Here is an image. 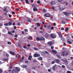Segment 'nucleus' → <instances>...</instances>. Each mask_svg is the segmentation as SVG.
Listing matches in <instances>:
<instances>
[{
	"instance_id": "dca6fc26",
	"label": "nucleus",
	"mask_w": 73,
	"mask_h": 73,
	"mask_svg": "<svg viewBox=\"0 0 73 73\" xmlns=\"http://www.w3.org/2000/svg\"><path fill=\"white\" fill-rule=\"evenodd\" d=\"M21 67H22V68H27V66L22 65L21 66Z\"/></svg>"
},
{
	"instance_id": "052dcab7",
	"label": "nucleus",
	"mask_w": 73,
	"mask_h": 73,
	"mask_svg": "<svg viewBox=\"0 0 73 73\" xmlns=\"http://www.w3.org/2000/svg\"><path fill=\"white\" fill-rule=\"evenodd\" d=\"M33 62H37V60H33Z\"/></svg>"
},
{
	"instance_id": "ddd939ff",
	"label": "nucleus",
	"mask_w": 73,
	"mask_h": 73,
	"mask_svg": "<svg viewBox=\"0 0 73 73\" xmlns=\"http://www.w3.org/2000/svg\"><path fill=\"white\" fill-rule=\"evenodd\" d=\"M38 60H39L40 61H42V58L41 57H38Z\"/></svg>"
},
{
	"instance_id": "603ef678",
	"label": "nucleus",
	"mask_w": 73,
	"mask_h": 73,
	"mask_svg": "<svg viewBox=\"0 0 73 73\" xmlns=\"http://www.w3.org/2000/svg\"><path fill=\"white\" fill-rule=\"evenodd\" d=\"M45 53H46V54H49V52H47L46 51H45Z\"/></svg>"
},
{
	"instance_id": "423d86ee",
	"label": "nucleus",
	"mask_w": 73,
	"mask_h": 73,
	"mask_svg": "<svg viewBox=\"0 0 73 73\" xmlns=\"http://www.w3.org/2000/svg\"><path fill=\"white\" fill-rule=\"evenodd\" d=\"M15 69L17 70V72H20V68H19L17 67H16L15 68Z\"/></svg>"
},
{
	"instance_id": "473e14b6",
	"label": "nucleus",
	"mask_w": 73,
	"mask_h": 73,
	"mask_svg": "<svg viewBox=\"0 0 73 73\" xmlns=\"http://www.w3.org/2000/svg\"><path fill=\"white\" fill-rule=\"evenodd\" d=\"M36 24L37 25V27H40V23H37Z\"/></svg>"
},
{
	"instance_id": "864d4df0",
	"label": "nucleus",
	"mask_w": 73,
	"mask_h": 73,
	"mask_svg": "<svg viewBox=\"0 0 73 73\" xmlns=\"http://www.w3.org/2000/svg\"><path fill=\"white\" fill-rule=\"evenodd\" d=\"M61 30L62 31H64V27H62L61 28Z\"/></svg>"
},
{
	"instance_id": "f704fd0d",
	"label": "nucleus",
	"mask_w": 73,
	"mask_h": 73,
	"mask_svg": "<svg viewBox=\"0 0 73 73\" xmlns=\"http://www.w3.org/2000/svg\"><path fill=\"white\" fill-rule=\"evenodd\" d=\"M66 6H67V5L69 4V2H66Z\"/></svg>"
},
{
	"instance_id": "9b49d317",
	"label": "nucleus",
	"mask_w": 73,
	"mask_h": 73,
	"mask_svg": "<svg viewBox=\"0 0 73 73\" xmlns=\"http://www.w3.org/2000/svg\"><path fill=\"white\" fill-rule=\"evenodd\" d=\"M32 58V56L29 55L28 59L29 60H30V61H31V60H32V59H31V58Z\"/></svg>"
},
{
	"instance_id": "e2e57ef3",
	"label": "nucleus",
	"mask_w": 73,
	"mask_h": 73,
	"mask_svg": "<svg viewBox=\"0 0 73 73\" xmlns=\"http://www.w3.org/2000/svg\"><path fill=\"white\" fill-rule=\"evenodd\" d=\"M25 31L26 32H28V31L27 29H26L25 30Z\"/></svg>"
},
{
	"instance_id": "f8f14e48",
	"label": "nucleus",
	"mask_w": 73,
	"mask_h": 73,
	"mask_svg": "<svg viewBox=\"0 0 73 73\" xmlns=\"http://www.w3.org/2000/svg\"><path fill=\"white\" fill-rule=\"evenodd\" d=\"M45 40V38L43 37H40V41H43Z\"/></svg>"
},
{
	"instance_id": "6ab92c4d",
	"label": "nucleus",
	"mask_w": 73,
	"mask_h": 73,
	"mask_svg": "<svg viewBox=\"0 0 73 73\" xmlns=\"http://www.w3.org/2000/svg\"><path fill=\"white\" fill-rule=\"evenodd\" d=\"M33 11L35 12V11H37V9L36 8L34 7L33 9Z\"/></svg>"
},
{
	"instance_id": "680f3d73",
	"label": "nucleus",
	"mask_w": 73,
	"mask_h": 73,
	"mask_svg": "<svg viewBox=\"0 0 73 73\" xmlns=\"http://www.w3.org/2000/svg\"><path fill=\"white\" fill-rule=\"evenodd\" d=\"M37 4H40V1H38L37 2Z\"/></svg>"
},
{
	"instance_id": "a211bd4d",
	"label": "nucleus",
	"mask_w": 73,
	"mask_h": 73,
	"mask_svg": "<svg viewBox=\"0 0 73 73\" xmlns=\"http://www.w3.org/2000/svg\"><path fill=\"white\" fill-rule=\"evenodd\" d=\"M52 52L54 54H56L57 53V51H56L54 50H52Z\"/></svg>"
},
{
	"instance_id": "aec40b11",
	"label": "nucleus",
	"mask_w": 73,
	"mask_h": 73,
	"mask_svg": "<svg viewBox=\"0 0 73 73\" xmlns=\"http://www.w3.org/2000/svg\"><path fill=\"white\" fill-rule=\"evenodd\" d=\"M66 3V2L65 1H62L61 3L62 4H65Z\"/></svg>"
},
{
	"instance_id": "09e8293b",
	"label": "nucleus",
	"mask_w": 73,
	"mask_h": 73,
	"mask_svg": "<svg viewBox=\"0 0 73 73\" xmlns=\"http://www.w3.org/2000/svg\"><path fill=\"white\" fill-rule=\"evenodd\" d=\"M57 56L58 58H61V56H60L58 55H57Z\"/></svg>"
},
{
	"instance_id": "393cba45",
	"label": "nucleus",
	"mask_w": 73,
	"mask_h": 73,
	"mask_svg": "<svg viewBox=\"0 0 73 73\" xmlns=\"http://www.w3.org/2000/svg\"><path fill=\"white\" fill-rule=\"evenodd\" d=\"M56 63H57V64H59V62H60V61L58 60V59H56Z\"/></svg>"
},
{
	"instance_id": "4be33fe9",
	"label": "nucleus",
	"mask_w": 73,
	"mask_h": 73,
	"mask_svg": "<svg viewBox=\"0 0 73 73\" xmlns=\"http://www.w3.org/2000/svg\"><path fill=\"white\" fill-rule=\"evenodd\" d=\"M55 4V2L54 1H52L51 2V5H54Z\"/></svg>"
},
{
	"instance_id": "1a4fd4ad",
	"label": "nucleus",
	"mask_w": 73,
	"mask_h": 73,
	"mask_svg": "<svg viewBox=\"0 0 73 73\" xmlns=\"http://www.w3.org/2000/svg\"><path fill=\"white\" fill-rule=\"evenodd\" d=\"M58 34H59V37H60V38H61L62 37V35L61 34V33L60 32H58Z\"/></svg>"
},
{
	"instance_id": "774afa93",
	"label": "nucleus",
	"mask_w": 73,
	"mask_h": 73,
	"mask_svg": "<svg viewBox=\"0 0 73 73\" xmlns=\"http://www.w3.org/2000/svg\"><path fill=\"white\" fill-rule=\"evenodd\" d=\"M9 17H12V15H9Z\"/></svg>"
},
{
	"instance_id": "a878e982",
	"label": "nucleus",
	"mask_w": 73,
	"mask_h": 73,
	"mask_svg": "<svg viewBox=\"0 0 73 73\" xmlns=\"http://www.w3.org/2000/svg\"><path fill=\"white\" fill-rule=\"evenodd\" d=\"M36 39L37 41H40V37L39 38V37H37Z\"/></svg>"
},
{
	"instance_id": "c03bdc74",
	"label": "nucleus",
	"mask_w": 73,
	"mask_h": 73,
	"mask_svg": "<svg viewBox=\"0 0 73 73\" xmlns=\"http://www.w3.org/2000/svg\"><path fill=\"white\" fill-rule=\"evenodd\" d=\"M43 11L44 12H46V11L45 9H43Z\"/></svg>"
},
{
	"instance_id": "2eb2a0df",
	"label": "nucleus",
	"mask_w": 73,
	"mask_h": 73,
	"mask_svg": "<svg viewBox=\"0 0 73 73\" xmlns=\"http://www.w3.org/2000/svg\"><path fill=\"white\" fill-rule=\"evenodd\" d=\"M56 64H55L53 67L52 69L54 70H56V69H55V68H56Z\"/></svg>"
},
{
	"instance_id": "7ed1b4c3",
	"label": "nucleus",
	"mask_w": 73,
	"mask_h": 73,
	"mask_svg": "<svg viewBox=\"0 0 73 73\" xmlns=\"http://www.w3.org/2000/svg\"><path fill=\"white\" fill-rule=\"evenodd\" d=\"M33 56L34 57H38L40 56V54H34Z\"/></svg>"
},
{
	"instance_id": "8fccbe9b",
	"label": "nucleus",
	"mask_w": 73,
	"mask_h": 73,
	"mask_svg": "<svg viewBox=\"0 0 73 73\" xmlns=\"http://www.w3.org/2000/svg\"><path fill=\"white\" fill-rule=\"evenodd\" d=\"M54 29V27H51V30H53V29Z\"/></svg>"
},
{
	"instance_id": "2f4dec72",
	"label": "nucleus",
	"mask_w": 73,
	"mask_h": 73,
	"mask_svg": "<svg viewBox=\"0 0 73 73\" xmlns=\"http://www.w3.org/2000/svg\"><path fill=\"white\" fill-rule=\"evenodd\" d=\"M9 25H12V24L11 23V22H9Z\"/></svg>"
},
{
	"instance_id": "0eeeda50",
	"label": "nucleus",
	"mask_w": 73,
	"mask_h": 73,
	"mask_svg": "<svg viewBox=\"0 0 73 73\" xmlns=\"http://www.w3.org/2000/svg\"><path fill=\"white\" fill-rule=\"evenodd\" d=\"M12 73H18V72H17V71L16 70L14 69L12 71Z\"/></svg>"
},
{
	"instance_id": "5701e85b",
	"label": "nucleus",
	"mask_w": 73,
	"mask_h": 73,
	"mask_svg": "<svg viewBox=\"0 0 73 73\" xmlns=\"http://www.w3.org/2000/svg\"><path fill=\"white\" fill-rule=\"evenodd\" d=\"M59 9L60 11H63V10H64V9L62 7H59Z\"/></svg>"
},
{
	"instance_id": "c9c22d12",
	"label": "nucleus",
	"mask_w": 73,
	"mask_h": 73,
	"mask_svg": "<svg viewBox=\"0 0 73 73\" xmlns=\"http://www.w3.org/2000/svg\"><path fill=\"white\" fill-rule=\"evenodd\" d=\"M18 46L20 47V48H21V44H18Z\"/></svg>"
},
{
	"instance_id": "f3484780",
	"label": "nucleus",
	"mask_w": 73,
	"mask_h": 73,
	"mask_svg": "<svg viewBox=\"0 0 73 73\" xmlns=\"http://www.w3.org/2000/svg\"><path fill=\"white\" fill-rule=\"evenodd\" d=\"M67 42L69 44H72V42H71L70 40H69V39L67 40Z\"/></svg>"
},
{
	"instance_id": "a19ab883",
	"label": "nucleus",
	"mask_w": 73,
	"mask_h": 73,
	"mask_svg": "<svg viewBox=\"0 0 73 73\" xmlns=\"http://www.w3.org/2000/svg\"><path fill=\"white\" fill-rule=\"evenodd\" d=\"M17 58H19L20 56L19 54H17L16 56Z\"/></svg>"
},
{
	"instance_id": "cd10ccee",
	"label": "nucleus",
	"mask_w": 73,
	"mask_h": 73,
	"mask_svg": "<svg viewBox=\"0 0 73 73\" xmlns=\"http://www.w3.org/2000/svg\"><path fill=\"white\" fill-rule=\"evenodd\" d=\"M8 34L9 35H11L12 36H13V34L11 33V32H10V31H8Z\"/></svg>"
},
{
	"instance_id": "6e6d98bb",
	"label": "nucleus",
	"mask_w": 73,
	"mask_h": 73,
	"mask_svg": "<svg viewBox=\"0 0 73 73\" xmlns=\"http://www.w3.org/2000/svg\"><path fill=\"white\" fill-rule=\"evenodd\" d=\"M32 69H36V68H35V67L34 66H33V67H32Z\"/></svg>"
},
{
	"instance_id": "39448f33",
	"label": "nucleus",
	"mask_w": 73,
	"mask_h": 73,
	"mask_svg": "<svg viewBox=\"0 0 73 73\" xmlns=\"http://www.w3.org/2000/svg\"><path fill=\"white\" fill-rule=\"evenodd\" d=\"M48 44L50 46L52 45V42L51 41L49 42H48Z\"/></svg>"
},
{
	"instance_id": "6e6552de",
	"label": "nucleus",
	"mask_w": 73,
	"mask_h": 73,
	"mask_svg": "<svg viewBox=\"0 0 73 73\" xmlns=\"http://www.w3.org/2000/svg\"><path fill=\"white\" fill-rule=\"evenodd\" d=\"M10 53L11 54L12 56H15V53L14 52H12L11 51H10Z\"/></svg>"
},
{
	"instance_id": "37998d69",
	"label": "nucleus",
	"mask_w": 73,
	"mask_h": 73,
	"mask_svg": "<svg viewBox=\"0 0 73 73\" xmlns=\"http://www.w3.org/2000/svg\"><path fill=\"white\" fill-rule=\"evenodd\" d=\"M47 28H48V29H50V25H49V26H47Z\"/></svg>"
},
{
	"instance_id": "de8ad7c7",
	"label": "nucleus",
	"mask_w": 73,
	"mask_h": 73,
	"mask_svg": "<svg viewBox=\"0 0 73 73\" xmlns=\"http://www.w3.org/2000/svg\"><path fill=\"white\" fill-rule=\"evenodd\" d=\"M62 67L63 68H65V66H64V65H62Z\"/></svg>"
},
{
	"instance_id": "7c9ffc66",
	"label": "nucleus",
	"mask_w": 73,
	"mask_h": 73,
	"mask_svg": "<svg viewBox=\"0 0 73 73\" xmlns=\"http://www.w3.org/2000/svg\"><path fill=\"white\" fill-rule=\"evenodd\" d=\"M4 25L5 26H8V25H9V24L8 23H5L4 24Z\"/></svg>"
},
{
	"instance_id": "4468645a",
	"label": "nucleus",
	"mask_w": 73,
	"mask_h": 73,
	"mask_svg": "<svg viewBox=\"0 0 73 73\" xmlns=\"http://www.w3.org/2000/svg\"><path fill=\"white\" fill-rule=\"evenodd\" d=\"M48 36H49V35L48 34L46 33L45 35V38H48Z\"/></svg>"
},
{
	"instance_id": "20e7f679",
	"label": "nucleus",
	"mask_w": 73,
	"mask_h": 73,
	"mask_svg": "<svg viewBox=\"0 0 73 73\" xmlns=\"http://www.w3.org/2000/svg\"><path fill=\"white\" fill-rule=\"evenodd\" d=\"M44 16L47 17H50V15L49 14H45Z\"/></svg>"
},
{
	"instance_id": "72a5a7b5",
	"label": "nucleus",
	"mask_w": 73,
	"mask_h": 73,
	"mask_svg": "<svg viewBox=\"0 0 73 73\" xmlns=\"http://www.w3.org/2000/svg\"><path fill=\"white\" fill-rule=\"evenodd\" d=\"M7 43L8 44H9V45H11L12 44V43L11 42L8 41L7 42Z\"/></svg>"
},
{
	"instance_id": "4d7b16f0",
	"label": "nucleus",
	"mask_w": 73,
	"mask_h": 73,
	"mask_svg": "<svg viewBox=\"0 0 73 73\" xmlns=\"http://www.w3.org/2000/svg\"><path fill=\"white\" fill-rule=\"evenodd\" d=\"M23 48H24L25 49H26L27 48V46H24L23 47Z\"/></svg>"
},
{
	"instance_id": "c756f323",
	"label": "nucleus",
	"mask_w": 73,
	"mask_h": 73,
	"mask_svg": "<svg viewBox=\"0 0 73 73\" xmlns=\"http://www.w3.org/2000/svg\"><path fill=\"white\" fill-rule=\"evenodd\" d=\"M62 24H66V22L65 21H63L61 22Z\"/></svg>"
},
{
	"instance_id": "412c9836",
	"label": "nucleus",
	"mask_w": 73,
	"mask_h": 73,
	"mask_svg": "<svg viewBox=\"0 0 73 73\" xmlns=\"http://www.w3.org/2000/svg\"><path fill=\"white\" fill-rule=\"evenodd\" d=\"M27 39L28 40H32V36H29L27 38Z\"/></svg>"
},
{
	"instance_id": "bf43d9fd",
	"label": "nucleus",
	"mask_w": 73,
	"mask_h": 73,
	"mask_svg": "<svg viewBox=\"0 0 73 73\" xmlns=\"http://www.w3.org/2000/svg\"><path fill=\"white\" fill-rule=\"evenodd\" d=\"M27 46H28V47H30V46H31V45L29 44H27Z\"/></svg>"
},
{
	"instance_id": "b1692460",
	"label": "nucleus",
	"mask_w": 73,
	"mask_h": 73,
	"mask_svg": "<svg viewBox=\"0 0 73 73\" xmlns=\"http://www.w3.org/2000/svg\"><path fill=\"white\" fill-rule=\"evenodd\" d=\"M27 21L28 22H31V20L29 18H27Z\"/></svg>"
},
{
	"instance_id": "c85d7f7f",
	"label": "nucleus",
	"mask_w": 73,
	"mask_h": 73,
	"mask_svg": "<svg viewBox=\"0 0 73 73\" xmlns=\"http://www.w3.org/2000/svg\"><path fill=\"white\" fill-rule=\"evenodd\" d=\"M3 72V69L1 68H0V73H2Z\"/></svg>"
},
{
	"instance_id": "69168bd1",
	"label": "nucleus",
	"mask_w": 73,
	"mask_h": 73,
	"mask_svg": "<svg viewBox=\"0 0 73 73\" xmlns=\"http://www.w3.org/2000/svg\"><path fill=\"white\" fill-rule=\"evenodd\" d=\"M15 37H18V36L17 35H15Z\"/></svg>"
},
{
	"instance_id": "f257e3e1",
	"label": "nucleus",
	"mask_w": 73,
	"mask_h": 73,
	"mask_svg": "<svg viewBox=\"0 0 73 73\" xmlns=\"http://www.w3.org/2000/svg\"><path fill=\"white\" fill-rule=\"evenodd\" d=\"M68 53L66 51H64L62 52V53L61 54V55L62 56H65L66 57L68 55Z\"/></svg>"
},
{
	"instance_id": "58836bf2",
	"label": "nucleus",
	"mask_w": 73,
	"mask_h": 73,
	"mask_svg": "<svg viewBox=\"0 0 73 73\" xmlns=\"http://www.w3.org/2000/svg\"><path fill=\"white\" fill-rule=\"evenodd\" d=\"M6 9H7L6 8H5L3 10V11L4 12H5L6 11Z\"/></svg>"
},
{
	"instance_id": "49530a36",
	"label": "nucleus",
	"mask_w": 73,
	"mask_h": 73,
	"mask_svg": "<svg viewBox=\"0 0 73 73\" xmlns=\"http://www.w3.org/2000/svg\"><path fill=\"white\" fill-rule=\"evenodd\" d=\"M17 25H19V26H20V25H21V24L20 23H17Z\"/></svg>"
},
{
	"instance_id": "4c0bfd02",
	"label": "nucleus",
	"mask_w": 73,
	"mask_h": 73,
	"mask_svg": "<svg viewBox=\"0 0 73 73\" xmlns=\"http://www.w3.org/2000/svg\"><path fill=\"white\" fill-rule=\"evenodd\" d=\"M34 50H38V48H37L36 47H35L34 48Z\"/></svg>"
},
{
	"instance_id": "0e129e2a",
	"label": "nucleus",
	"mask_w": 73,
	"mask_h": 73,
	"mask_svg": "<svg viewBox=\"0 0 73 73\" xmlns=\"http://www.w3.org/2000/svg\"><path fill=\"white\" fill-rule=\"evenodd\" d=\"M51 49H53L54 48V47H53V46H51Z\"/></svg>"
},
{
	"instance_id": "e433bc0d",
	"label": "nucleus",
	"mask_w": 73,
	"mask_h": 73,
	"mask_svg": "<svg viewBox=\"0 0 73 73\" xmlns=\"http://www.w3.org/2000/svg\"><path fill=\"white\" fill-rule=\"evenodd\" d=\"M66 73H72V72H71L69 70H68L67 72H66Z\"/></svg>"
},
{
	"instance_id": "a18cd8bd",
	"label": "nucleus",
	"mask_w": 73,
	"mask_h": 73,
	"mask_svg": "<svg viewBox=\"0 0 73 73\" xmlns=\"http://www.w3.org/2000/svg\"><path fill=\"white\" fill-rule=\"evenodd\" d=\"M23 60H24L23 59H20V60L19 62H22V61H23Z\"/></svg>"
},
{
	"instance_id": "79ce46f5",
	"label": "nucleus",
	"mask_w": 73,
	"mask_h": 73,
	"mask_svg": "<svg viewBox=\"0 0 73 73\" xmlns=\"http://www.w3.org/2000/svg\"><path fill=\"white\" fill-rule=\"evenodd\" d=\"M31 6L33 7H35V4H32Z\"/></svg>"
},
{
	"instance_id": "bb28decb",
	"label": "nucleus",
	"mask_w": 73,
	"mask_h": 73,
	"mask_svg": "<svg viewBox=\"0 0 73 73\" xmlns=\"http://www.w3.org/2000/svg\"><path fill=\"white\" fill-rule=\"evenodd\" d=\"M25 3L26 4H29V2H28V0H25Z\"/></svg>"
},
{
	"instance_id": "5fc2aeb1",
	"label": "nucleus",
	"mask_w": 73,
	"mask_h": 73,
	"mask_svg": "<svg viewBox=\"0 0 73 73\" xmlns=\"http://www.w3.org/2000/svg\"><path fill=\"white\" fill-rule=\"evenodd\" d=\"M52 8L53 10H54V7L52 6Z\"/></svg>"
},
{
	"instance_id": "ea45409f",
	"label": "nucleus",
	"mask_w": 73,
	"mask_h": 73,
	"mask_svg": "<svg viewBox=\"0 0 73 73\" xmlns=\"http://www.w3.org/2000/svg\"><path fill=\"white\" fill-rule=\"evenodd\" d=\"M4 15L6 16H7V13H4Z\"/></svg>"
},
{
	"instance_id": "3c124183",
	"label": "nucleus",
	"mask_w": 73,
	"mask_h": 73,
	"mask_svg": "<svg viewBox=\"0 0 73 73\" xmlns=\"http://www.w3.org/2000/svg\"><path fill=\"white\" fill-rule=\"evenodd\" d=\"M17 29V27H16V26H14V29Z\"/></svg>"
},
{
	"instance_id": "9d476101",
	"label": "nucleus",
	"mask_w": 73,
	"mask_h": 73,
	"mask_svg": "<svg viewBox=\"0 0 73 73\" xmlns=\"http://www.w3.org/2000/svg\"><path fill=\"white\" fill-rule=\"evenodd\" d=\"M63 13L66 16H68L69 15V13L65 12H63Z\"/></svg>"
},
{
	"instance_id": "f03ea898",
	"label": "nucleus",
	"mask_w": 73,
	"mask_h": 73,
	"mask_svg": "<svg viewBox=\"0 0 73 73\" xmlns=\"http://www.w3.org/2000/svg\"><path fill=\"white\" fill-rule=\"evenodd\" d=\"M50 36L52 38H55L56 37V35L53 34H51Z\"/></svg>"
},
{
	"instance_id": "13d9d810",
	"label": "nucleus",
	"mask_w": 73,
	"mask_h": 73,
	"mask_svg": "<svg viewBox=\"0 0 73 73\" xmlns=\"http://www.w3.org/2000/svg\"><path fill=\"white\" fill-rule=\"evenodd\" d=\"M6 57H9V55L8 54H6Z\"/></svg>"
},
{
	"instance_id": "338daca9",
	"label": "nucleus",
	"mask_w": 73,
	"mask_h": 73,
	"mask_svg": "<svg viewBox=\"0 0 73 73\" xmlns=\"http://www.w3.org/2000/svg\"><path fill=\"white\" fill-rule=\"evenodd\" d=\"M48 72H50V71H51V70H50V69H48Z\"/></svg>"
}]
</instances>
